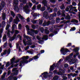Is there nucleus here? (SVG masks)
<instances>
[{"label": "nucleus", "mask_w": 80, "mask_h": 80, "mask_svg": "<svg viewBox=\"0 0 80 80\" xmlns=\"http://www.w3.org/2000/svg\"><path fill=\"white\" fill-rule=\"evenodd\" d=\"M63 80H67V77H66V76H63Z\"/></svg>", "instance_id": "obj_60"}, {"label": "nucleus", "mask_w": 80, "mask_h": 80, "mask_svg": "<svg viewBox=\"0 0 80 80\" xmlns=\"http://www.w3.org/2000/svg\"><path fill=\"white\" fill-rule=\"evenodd\" d=\"M17 27V25L15 24H14L12 26V31H10V33L11 34H13L14 33V32H15V28Z\"/></svg>", "instance_id": "obj_14"}, {"label": "nucleus", "mask_w": 80, "mask_h": 80, "mask_svg": "<svg viewBox=\"0 0 80 80\" xmlns=\"http://www.w3.org/2000/svg\"><path fill=\"white\" fill-rule=\"evenodd\" d=\"M11 14L13 18H14V17H15V14L13 11L11 12Z\"/></svg>", "instance_id": "obj_32"}, {"label": "nucleus", "mask_w": 80, "mask_h": 80, "mask_svg": "<svg viewBox=\"0 0 80 80\" xmlns=\"http://www.w3.org/2000/svg\"><path fill=\"white\" fill-rule=\"evenodd\" d=\"M18 0H14L13 2V6L14 7V10H16L17 12H18V11L20 10L18 6Z\"/></svg>", "instance_id": "obj_4"}, {"label": "nucleus", "mask_w": 80, "mask_h": 80, "mask_svg": "<svg viewBox=\"0 0 80 80\" xmlns=\"http://www.w3.org/2000/svg\"><path fill=\"white\" fill-rule=\"evenodd\" d=\"M15 34H18V33H19V31L16 30H15Z\"/></svg>", "instance_id": "obj_62"}, {"label": "nucleus", "mask_w": 80, "mask_h": 80, "mask_svg": "<svg viewBox=\"0 0 80 80\" xmlns=\"http://www.w3.org/2000/svg\"><path fill=\"white\" fill-rule=\"evenodd\" d=\"M23 37L24 38L27 39L28 40V41L26 42V39H24L23 40V42L25 46H27V45H31L32 44L31 42L32 41L31 38L29 37V36H26L25 35H24Z\"/></svg>", "instance_id": "obj_1"}, {"label": "nucleus", "mask_w": 80, "mask_h": 80, "mask_svg": "<svg viewBox=\"0 0 80 80\" xmlns=\"http://www.w3.org/2000/svg\"><path fill=\"white\" fill-rule=\"evenodd\" d=\"M28 8H29V6L28 5H26L23 7V9H29Z\"/></svg>", "instance_id": "obj_38"}, {"label": "nucleus", "mask_w": 80, "mask_h": 80, "mask_svg": "<svg viewBox=\"0 0 80 80\" xmlns=\"http://www.w3.org/2000/svg\"><path fill=\"white\" fill-rule=\"evenodd\" d=\"M58 78H59V77H58V76H55L53 78L52 80H58Z\"/></svg>", "instance_id": "obj_30"}, {"label": "nucleus", "mask_w": 80, "mask_h": 80, "mask_svg": "<svg viewBox=\"0 0 80 80\" xmlns=\"http://www.w3.org/2000/svg\"><path fill=\"white\" fill-rule=\"evenodd\" d=\"M13 20V18L12 17H10L9 19V22H12Z\"/></svg>", "instance_id": "obj_61"}, {"label": "nucleus", "mask_w": 80, "mask_h": 80, "mask_svg": "<svg viewBox=\"0 0 80 80\" xmlns=\"http://www.w3.org/2000/svg\"><path fill=\"white\" fill-rule=\"evenodd\" d=\"M44 32L46 35H48L49 33H50V31L48 29H45L44 30Z\"/></svg>", "instance_id": "obj_29"}, {"label": "nucleus", "mask_w": 80, "mask_h": 80, "mask_svg": "<svg viewBox=\"0 0 80 80\" xmlns=\"http://www.w3.org/2000/svg\"><path fill=\"white\" fill-rule=\"evenodd\" d=\"M16 37H17V34L15 33L13 35V37H11L9 39V41L10 42H11V41H13V40H14L15 38H16Z\"/></svg>", "instance_id": "obj_19"}, {"label": "nucleus", "mask_w": 80, "mask_h": 80, "mask_svg": "<svg viewBox=\"0 0 80 80\" xmlns=\"http://www.w3.org/2000/svg\"><path fill=\"white\" fill-rule=\"evenodd\" d=\"M48 18H49V20H52V19H53V17H52V16H51V15H50V16H48Z\"/></svg>", "instance_id": "obj_41"}, {"label": "nucleus", "mask_w": 80, "mask_h": 80, "mask_svg": "<svg viewBox=\"0 0 80 80\" xmlns=\"http://www.w3.org/2000/svg\"><path fill=\"white\" fill-rule=\"evenodd\" d=\"M59 72L58 73V74L59 75H63V74L65 73V71L62 69H59Z\"/></svg>", "instance_id": "obj_16"}, {"label": "nucleus", "mask_w": 80, "mask_h": 80, "mask_svg": "<svg viewBox=\"0 0 80 80\" xmlns=\"http://www.w3.org/2000/svg\"><path fill=\"white\" fill-rule=\"evenodd\" d=\"M16 49H18V53L19 54V56L20 55L19 52H20V46H19V43H17L16 44Z\"/></svg>", "instance_id": "obj_17"}, {"label": "nucleus", "mask_w": 80, "mask_h": 80, "mask_svg": "<svg viewBox=\"0 0 80 80\" xmlns=\"http://www.w3.org/2000/svg\"><path fill=\"white\" fill-rule=\"evenodd\" d=\"M40 30L41 33H43V32H44V28H43L42 27L40 28Z\"/></svg>", "instance_id": "obj_48"}, {"label": "nucleus", "mask_w": 80, "mask_h": 80, "mask_svg": "<svg viewBox=\"0 0 80 80\" xmlns=\"http://www.w3.org/2000/svg\"><path fill=\"white\" fill-rule=\"evenodd\" d=\"M60 52L61 53H62V55H65L68 52H70V50L67 48H62L60 50Z\"/></svg>", "instance_id": "obj_8"}, {"label": "nucleus", "mask_w": 80, "mask_h": 80, "mask_svg": "<svg viewBox=\"0 0 80 80\" xmlns=\"http://www.w3.org/2000/svg\"><path fill=\"white\" fill-rule=\"evenodd\" d=\"M5 23H6L5 22V21H3L2 22V26H3V27H5Z\"/></svg>", "instance_id": "obj_55"}, {"label": "nucleus", "mask_w": 80, "mask_h": 80, "mask_svg": "<svg viewBox=\"0 0 80 80\" xmlns=\"http://www.w3.org/2000/svg\"><path fill=\"white\" fill-rule=\"evenodd\" d=\"M73 53H71L70 55V56L67 57H69L70 58V59H72L73 58L72 57V56H73Z\"/></svg>", "instance_id": "obj_44"}, {"label": "nucleus", "mask_w": 80, "mask_h": 80, "mask_svg": "<svg viewBox=\"0 0 80 80\" xmlns=\"http://www.w3.org/2000/svg\"><path fill=\"white\" fill-rule=\"evenodd\" d=\"M39 16H40V14H37V13H34L32 15V17L33 18H34V19H36V18H37V17H39Z\"/></svg>", "instance_id": "obj_20"}, {"label": "nucleus", "mask_w": 80, "mask_h": 80, "mask_svg": "<svg viewBox=\"0 0 80 80\" xmlns=\"http://www.w3.org/2000/svg\"><path fill=\"white\" fill-rule=\"evenodd\" d=\"M42 3L44 5V7H47V4H48V1L46 0H43L42 1Z\"/></svg>", "instance_id": "obj_21"}, {"label": "nucleus", "mask_w": 80, "mask_h": 80, "mask_svg": "<svg viewBox=\"0 0 80 80\" xmlns=\"http://www.w3.org/2000/svg\"><path fill=\"white\" fill-rule=\"evenodd\" d=\"M46 9L45 7H43L41 8L40 10L42 12H43V11L45 10Z\"/></svg>", "instance_id": "obj_36"}, {"label": "nucleus", "mask_w": 80, "mask_h": 80, "mask_svg": "<svg viewBox=\"0 0 80 80\" xmlns=\"http://www.w3.org/2000/svg\"><path fill=\"white\" fill-rule=\"evenodd\" d=\"M24 11L26 13L28 14L30 12V10H29V9H24Z\"/></svg>", "instance_id": "obj_33"}, {"label": "nucleus", "mask_w": 80, "mask_h": 80, "mask_svg": "<svg viewBox=\"0 0 80 80\" xmlns=\"http://www.w3.org/2000/svg\"><path fill=\"white\" fill-rule=\"evenodd\" d=\"M5 2L2 1L1 3V6L2 7V8L5 7Z\"/></svg>", "instance_id": "obj_22"}, {"label": "nucleus", "mask_w": 80, "mask_h": 80, "mask_svg": "<svg viewBox=\"0 0 80 80\" xmlns=\"http://www.w3.org/2000/svg\"><path fill=\"white\" fill-rule=\"evenodd\" d=\"M47 75H48V72H45L43 73H42V75L39 76V77H42V80H43V78H47L48 77Z\"/></svg>", "instance_id": "obj_13"}, {"label": "nucleus", "mask_w": 80, "mask_h": 80, "mask_svg": "<svg viewBox=\"0 0 80 80\" xmlns=\"http://www.w3.org/2000/svg\"><path fill=\"white\" fill-rule=\"evenodd\" d=\"M71 23H78V21L77 20H76L75 19H72V21L71 22Z\"/></svg>", "instance_id": "obj_26"}, {"label": "nucleus", "mask_w": 80, "mask_h": 80, "mask_svg": "<svg viewBox=\"0 0 80 80\" xmlns=\"http://www.w3.org/2000/svg\"><path fill=\"white\" fill-rule=\"evenodd\" d=\"M32 57L33 58V59H34V60H37V59H38V58H39V57L37 56H35Z\"/></svg>", "instance_id": "obj_39"}, {"label": "nucleus", "mask_w": 80, "mask_h": 80, "mask_svg": "<svg viewBox=\"0 0 80 80\" xmlns=\"http://www.w3.org/2000/svg\"><path fill=\"white\" fill-rule=\"evenodd\" d=\"M9 28H10V25H7L6 28V30H8V29H9Z\"/></svg>", "instance_id": "obj_46"}, {"label": "nucleus", "mask_w": 80, "mask_h": 80, "mask_svg": "<svg viewBox=\"0 0 80 80\" xmlns=\"http://www.w3.org/2000/svg\"><path fill=\"white\" fill-rule=\"evenodd\" d=\"M59 63L58 62L56 64H53V65L51 66L49 70L50 72H51V71H52L54 70V67H58V66H59Z\"/></svg>", "instance_id": "obj_11"}, {"label": "nucleus", "mask_w": 80, "mask_h": 80, "mask_svg": "<svg viewBox=\"0 0 80 80\" xmlns=\"http://www.w3.org/2000/svg\"><path fill=\"white\" fill-rule=\"evenodd\" d=\"M18 17L19 18H18ZM19 18H20V14H18V16L16 17V18L14 20V23L18 24V22H20V19H19Z\"/></svg>", "instance_id": "obj_10"}, {"label": "nucleus", "mask_w": 80, "mask_h": 80, "mask_svg": "<svg viewBox=\"0 0 80 80\" xmlns=\"http://www.w3.org/2000/svg\"><path fill=\"white\" fill-rule=\"evenodd\" d=\"M43 17L46 18L47 19H48V12L46 11H44L43 13Z\"/></svg>", "instance_id": "obj_18"}, {"label": "nucleus", "mask_w": 80, "mask_h": 80, "mask_svg": "<svg viewBox=\"0 0 80 80\" xmlns=\"http://www.w3.org/2000/svg\"><path fill=\"white\" fill-rule=\"evenodd\" d=\"M59 26L56 25L54 26H52L50 28V30L51 32L53 33L54 35L58 34V32L60 31V29L58 28Z\"/></svg>", "instance_id": "obj_2"}, {"label": "nucleus", "mask_w": 80, "mask_h": 80, "mask_svg": "<svg viewBox=\"0 0 80 80\" xmlns=\"http://www.w3.org/2000/svg\"><path fill=\"white\" fill-rule=\"evenodd\" d=\"M18 68H15L12 69V72L11 73V75L12 76H16L18 75V70H17Z\"/></svg>", "instance_id": "obj_7"}, {"label": "nucleus", "mask_w": 80, "mask_h": 80, "mask_svg": "<svg viewBox=\"0 0 80 80\" xmlns=\"http://www.w3.org/2000/svg\"><path fill=\"white\" fill-rule=\"evenodd\" d=\"M57 14H58V15L59 16V15H61V12H60V10L58 11Z\"/></svg>", "instance_id": "obj_58"}, {"label": "nucleus", "mask_w": 80, "mask_h": 80, "mask_svg": "<svg viewBox=\"0 0 80 80\" xmlns=\"http://www.w3.org/2000/svg\"><path fill=\"white\" fill-rule=\"evenodd\" d=\"M50 2L51 3H55V2H56V0H50Z\"/></svg>", "instance_id": "obj_49"}, {"label": "nucleus", "mask_w": 80, "mask_h": 80, "mask_svg": "<svg viewBox=\"0 0 80 80\" xmlns=\"http://www.w3.org/2000/svg\"><path fill=\"white\" fill-rule=\"evenodd\" d=\"M6 14L5 13H4L2 14V19L3 20H5V18H6Z\"/></svg>", "instance_id": "obj_28"}, {"label": "nucleus", "mask_w": 80, "mask_h": 80, "mask_svg": "<svg viewBox=\"0 0 80 80\" xmlns=\"http://www.w3.org/2000/svg\"><path fill=\"white\" fill-rule=\"evenodd\" d=\"M38 42L40 44H41L42 43H43V40H39V41H38Z\"/></svg>", "instance_id": "obj_54"}, {"label": "nucleus", "mask_w": 80, "mask_h": 80, "mask_svg": "<svg viewBox=\"0 0 80 80\" xmlns=\"http://www.w3.org/2000/svg\"><path fill=\"white\" fill-rule=\"evenodd\" d=\"M65 18L66 20H70V16L69 15H68L65 17Z\"/></svg>", "instance_id": "obj_40"}, {"label": "nucleus", "mask_w": 80, "mask_h": 80, "mask_svg": "<svg viewBox=\"0 0 80 80\" xmlns=\"http://www.w3.org/2000/svg\"><path fill=\"white\" fill-rule=\"evenodd\" d=\"M25 27L27 29V31H30V27H29V26L28 25H26L25 26Z\"/></svg>", "instance_id": "obj_37"}, {"label": "nucleus", "mask_w": 80, "mask_h": 80, "mask_svg": "<svg viewBox=\"0 0 80 80\" xmlns=\"http://www.w3.org/2000/svg\"><path fill=\"white\" fill-rule=\"evenodd\" d=\"M76 30V28L75 27H74L73 28H72L71 29H70V31H75Z\"/></svg>", "instance_id": "obj_47"}, {"label": "nucleus", "mask_w": 80, "mask_h": 80, "mask_svg": "<svg viewBox=\"0 0 80 80\" xmlns=\"http://www.w3.org/2000/svg\"><path fill=\"white\" fill-rule=\"evenodd\" d=\"M53 36H54V34L53 33L52 34V33H51L49 35V37H53Z\"/></svg>", "instance_id": "obj_64"}, {"label": "nucleus", "mask_w": 80, "mask_h": 80, "mask_svg": "<svg viewBox=\"0 0 80 80\" xmlns=\"http://www.w3.org/2000/svg\"><path fill=\"white\" fill-rule=\"evenodd\" d=\"M34 32H35V30L32 29H31L30 31H29L28 32V34H29L30 35H31V36H32L34 39L35 38V37L34 36V33H33Z\"/></svg>", "instance_id": "obj_12"}, {"label": "nucleus", "mask_w": 80, "mask_h": 80, "mask_svg": "<svg viewBox=\"0 0 80 80\" xmlns=\"http://www.w3.org/2000/svg\"><path fill=\"white\" fill-rule=\"evenodd\" d=\"M6 74H7V72H5L3 74L2 77H3V78H5V75H6Z\"/></svg>", "instance_id": "obj_56"}, {"label": "nucleus", "mask_w": 80, "mask_h": 80, "mask_svg": "<svg viewBox=\"0 0 80 80\" xmlns=\"http://www.w3.org/2000/svg\"><path fill=\"white\" fill-rule=\"evenodd\" d=\"M48 39V36L45 35L44 36L43 38H42V40H47Z\"/></svg>", "instance_id": "obj_24"}, {"label": "nucleus", "mask_w": 80, "mask_h": 80, "mask_svg": "<svg viewBox=\"0 0 80 80\" xmlns=\"http://www.w3.org/2000/svg\"><path fill=\"white\" fill-rule=\"evenodd\" d=\"M21 58L22 60L20 61V67L22 66V64L25 65V63L27 64L28 63V61L27 60L29 58V56H24L22 57Z\"/></svg>", "instance_id": "obj_3"}, {"label": "nucleus", "mask_w": 80, "mask_h": 80, "mask_svg": "<svg viewBox=\"0 0 80 80\" xmlns=\"http://www.w3.org/2000/svg\"><path fill=\"white\" fill-rule=\"evenodd\" d=\"M53 12L54 13H56L57 12V8H54L53 10Z\"/></svg>", "instance_id": "obj_45"}, {"label": "nucleus", "mask_w": 80, "mask_h": 80, "mask_svg": "<svg viewBox=\"0 0 80 80\" xmlns=\"http://www.w3.org/2000/svg\"><path fill=\"white\" fill-rule=\"evenodd\" d=\"M50 24V22H46L43 24V26H48Z\"/></svg>", "instance_id": "obj_23"}, {"label": "nucleus", "mask_w": 80, "mask_h": 80, "mask_svg": "<svg viewBox=\"0 0 80 80\" xmlns=\"http://www.w3.org/2000/svg\"><path fill=\"white\" fill-rule=\"evenodd\" d=\"M65 68H67L68 67V65L67 63H65L64 65Z\"/></svg>", "instance_id": "obj_52"}, {"label": "nucleus", "mask_w": 80, "mask_h": 80, "mask_svg": "<svg viewBox=\"0 0 80 80\" xmlns=\"http://www.w3.org/2000/svg\"><path fill=\"white\" fill-rule=\"evenodd\" d=\"M41 4H38L37 6V8L38 10H40L41 8Z\"/></svg>", "instance_id": "obj_42"}, {"label": "nucleus", "mask_w": 80, "mask_h": 80, "mask_svg": "<svg viewBox=\"0 0 80 80\" xmlns=\"http://www.w3.org/2000/svg\"><path fill=\"white\" fill-rule=\"evenodd\" d=\"M12 76H9V77L8 78L7 80H12Z\"/></svg>", "instance_id": "obj_59"}, {"label": "nucleus", "mask_w": 80, "mask_h": 80, "mask_svg": "<svg viewBox=\"0 0 80 80\" xmlns=\"http://www.w3.org/2000/svg\"><path fill=\"white\" fill-rule=\"evenodd\" d=\"M68 8H70V9L69 11V12L70 13H72V8H73V6H72V5H70L69 6H68Z\"/></svg>", "instance_id": "obj_27"}, {"label": "nucleus", "mask_w": 80, "mask_h": 80, "mask_svg": "<svg viewBox=\"0 0 80 80\" xmlns=\"http://www.w3.org/2000/svg\"><path fill=\"white\" fill-rule=\"evenodd\" d=\"M72 45V43H69L68 44V45L66 46V47H70Z\"/></svg>", "instance_id": "obj_53"}, {"label": "nucleus", "mask_w": 80, "mask_h": 80, "mask_svg": "<svg viewBox=\"0 0 80 80\" xmlns=\"http://www.w3.org/2000/svg\"><path fill=\"white\" fill-rule=\"evenodd\" d=\"M80 48H79L77 47L76 48H74L73 49V51L74 52H75L76 53L75 54V55L76 56H78V58L80 59V55H79V52H78V51H79Z\"/></svg>", "instance_id": "obj_9"}, {"label": "nucleus", "mask_w": 80, "mask_h": 80, "mask_svg": "<svg viewBox=\"0 0 80 80\" xmlns=\"http://www.w3.org/2000/svg\"><path fill=\"white\" fill-rule=\"evenodd\" d=\"M31 27L33 29H35V26L34 25H32L31 26Z\"/></svg>", "instance_id": "obj_63"}, {"label": "nucleus", "mask_w": 80, "mask_h": 80, "mask_svg": "<svg viewBox=\"0 0 80 80\" xmlns=\"http://www.w3.org/2000/svg\"><path fill=\"white\" fill-rule=\"evenodd\" d=\"M77 74L74 73L73 74L72 73H71L69 74H68V78H70L71 77H76V76H77Z\"/></svg>", "instance_id": "obj_15"}, {"label": "nucleus", "mask_w": 80, "mask_h": 80, "mask_svg": "<svg viewBox=\"0 0 80 80\" xmlns=\"http://www.w3.org/2000/svg\"><path fill=\"white\" fill-rule=\"evenodd\" d=\"M4 48H5L7 47V43L5 42V43L3 46Z\"/></svg>", "instance_id": "obj_57"}, {"label": "nucleus", "mask_w": 80, "mask_h": 80, "mask_svg": "<svg viewBox=\"0 0 80 80\" xmlns=\"http://www.w3.org/2000/svg\"><path fill=\"white\" fill-rule=\"evenodd\" d=\"M60 8L61 10H64L65 8V7L64 5L62 4V6H60Z\"/></svg>", "instance_id": "obj_34"}, {"label": "nucleus", "mask_w": 80, "mask_h": 80, "mask_svg": "<svg viewBox=\"0 0 80 80\" xmlns=\"http://www.w3.org/2000/svg\"><path fill=\"white\" fill-rule=\"evenodd\" d=\"M56 16H57V13H54L51 15V16H52V17H53H53H56Z\"/></svg>", "instance_id": "obj_43"}, {"label": "nucleus", "mask_w": 80, "mask_h": 80, "mask_svg": "<svg viewBox=\"0 0 80 80\" xmlns=\"http://www.w3.org/2000/svg\"><path fill=\"white\" fill-rule=\"evenodd\" d=\"M10 30H8V32H7V35H8V37H9V38H11V37H10L11 34H10Z\"/></svg>", "instance_id": "obj_31"}, {"label": "nucleus", "mask_w": 80, "mask_h": 80, "mask_svg": "<svg viewBox=\"0 0 80 80\" xmlns=\"http://www.w3.org/2000/svg\"><path fill=\"white\" fill-rule=\"evenodd\" d=\"M20 59H18V60L15 61V57H13V58H12L11 59H10L11 61V68H13L14 67V63H18L19 61H20Z\"/></svg>", "instance_id": "obj_6"}, {"label": "nucleus", "mask_w": 80, "mask_h": 80, "mask_svg": "<svg viewBox=\"0 0 80 80\" xmlns=\"http://www.w3.org/2000/svg\"><path fill=\"white\" fill-rule=\"evenodd\" d=\"M56 22L57 23H59L60 22V18H57L56 19Z\"/></svg>", "instance_id": "obj_35"}, {"label": "nucleus", "mask_w": 80, "mask_h": 80, "mask_svg": "<svg viewBox=\"0 0 80 80\" xmlns=\"http://www.w3.org/2000/svg\"><path fill=\"white\" fill-rule=\"evenodd\" d=\"M7 41V35L5 34L4 35L2 38V42H5Z\"/></svg>", "instance_id": "obj_25"}, {"label": "nucleus", "mask_w": 80, "mask_h": 80, "mask_svg": "<svg viewBox=\"0 0 80 80\" xmlns=\"http://www.w3.org/2000/svg\"><path fill=\"white\" fill-rule=\"evenodd\" d=\"M22 1L23 4L27 3V0H22Z\"/></svg>", "instance_id": "obj_51"}, {"label": "nucleus", "mask_w": 80, "mask_h": 80, "mask_svg": "<svg viewBox=\"0 0 80 80\" xmlns=\"http://www.w3.org/2000/svg\"><path fill=\"white\" fill-rule=\"evenodd\" d=\"M66 61H68V62H70V63L72 64H74V63H77V61L78 60L76 58L70 59L69 57H66Z\"/></svg>", "instance_id": "obj_5"}, {"label": "nucleus", "mask_w": 80, "mask_h": 80, "mask_svg": "<svg viewBox=\"0 0 80 80\" xmlns=\"http://www.w3.org/2000/svg\"><path fill=\"white\" fill-rule=\"evenodd\" d=\"M10 65V62H8L6 63V67H8Z\"/></svg>", "instance_id": "obj_50"}]
</instances>
